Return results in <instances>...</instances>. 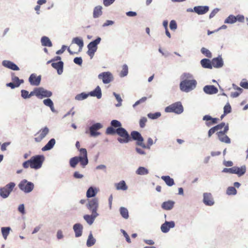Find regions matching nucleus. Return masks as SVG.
Instances as JSON below:
<instances>
[{
    "instance_id": "nucleus-1",
    "label": "nucleus",
    "mask_w": 248,
    "mask_h": 248,
    "mask_svg": "<svg viewBox=\"0 0 248 248\" xmlns=\"http://www.w3.org/2000/svg\"><path fill=\"white\" fill-rule=\"evenodd\" d=\"M110 124L111 126L106 129V134L114 135L117 134L119 136L117 140L121 143H125L131 141V137L127 131L121 127L122 124L119 121L113 120L111 121Z\"/></svg>"
},
{
    "instance_id": "nucleus-2",
    "label": "nucleus",
    "mask_w": 248,
    "mask_h": 248,
    "mask_svg": "<svg viewBox=\"0 0 248 248\" xmlns=\"http://www.w3.org/2000/svg\"><path fill=\"white\" fill-rule=\"evenodd\" d=\"M181 78L180 89L182 91L188 93L196 88L197 82L191 74L184 73L181 75Z\"/></svg>"
},
{
    "instance_id": "nucleus-3",
    "label": "nucleus",
    "mask_w": 248,
    "mask_h": 248,
    "mask_svg": "<svg viewBox=\"0 0 248 248\" xmlns=\"http://www.w3.org/2000/svg\"><path fill=\"white\" fill-rule=\"evenodd\" d=\"M44 159V155H36L32 156L30 159L25 161L22 166L25 169H27L30 167L31 169L37 170L42 167Z\"/></svg>"
},
{
    "instance_id": "nucleus-4",
    "label": "nucleus",
    "mask_w": 248,
    "mask_h": 248,
    "mask_svg": "<svg viewBox=\"0 0 248 248\" xmlns=\"http://www.w3.org/2000/svg\"><path fill=\"white\" fill-rule=\"evenodd\" d=\"M80 155L79 156H75L71 158L70 160V166L75 168L78 162L84 167L88 163V159L87 158V150L85 148H81L79 149Z\"/></svg>"
},
{
    "instance_id": "nucleus-5",
    "label": "nucleus",
    "mask_w": 248,
    "mask_h": 248,
    "mask_svg": "<svg viewBox=\"0 0 248 248\" xmlns=\"http://www.w3.org/2000/svg\"><path fill=\"white\" fill-rule=\"evenodd\" d=\"M165 111L180 114L183 111V107L181 102H177L166 107Z\"/></svg>"
},
{
    "instance_id": "nucleus-6",
    "label": "nucleus",
    "mask_w": 248,
    "mask_h": 248,
    "mask_svg": "<svg viewBox=\"0 0 248 248\" xmlns=\"http://www.w3.org/2000/svg\"><path fill=\"white\" fill-rule=\"evenodd\" d=\"M101 41V38L98 37L95 40L90 42L88 45L87 54L92 58L94 55L95 52L97 49V45L99 44Z\"/></svg>"
},
{
    "instance_id": "nucleus-7",
    "label": "nucleus",
    "mask_w": 248,
    "mask_h": 248,
    "mask_svg": "<svg viewBox=\"0 0 248 248\" xmlns=\"http://www.w3.org/2000/svg\"><path fill=\"white\" fill-rule=\"evenodd\" d=\"M15 186L16 184L14 183L11 182L6 185L4 187L0 188V196L3 198L8 197Z\"/></svg>"
},
{
    "instance_id": "nucleus-8",
    "label": "nucleus",
    "mask_w": 248,
    "mask_h": 248,
    "mask_svg": "<svg viewBox=\"0 0 248 248\" xmlns=\"http://www.w3.org/2000/svg\"><path fill=\"white\" fill-rule=\"evenodd\" d=\"M19 188L25 193L31 192L33 188L34 185L32 183L28 182L26 180H23L18 185Z\"/></svg>"
},
{
    "instance_id": "nucleus-9",
    "label": "nucleus",
    "mask_w": 248,
    "mask_h": 248,
    "mask_svg": "<svg viewBox=\"0 0 248 248\" xmlns=\"http://www.w3.org/2000/svg\"><path fill=\"white\" fill-rule=\"evenodd\" d=\"M228 130L229 125L228 124H227L223 131H219L217 132V134L220 141L225 143H230L231 142L230 139L226 134Z\"/></svg>"
},
{
    "instance_id": "nucleus-10",
    "label": "nucleus",
    "mask_w": 248,
    "mask_h": 248,
    "mask_svg": "<svg viewBox=\"0 0 248 248\" xmlns=\"http://www.w3.org/2000/svg\"><path fill=\"white\" fill-rule=\"evenodd\" d=\"M99 206L98 200L97 198H94L88 201L87 204V208L92 212V213L98 214L97 210Z\"/></svg>"
},
{
    "instance_id": "nucleus-11",
    "label": "nucleus",
    "mask_w": 248,
    "mask_h": 248,
    "mask_svg": "<svg viewBox=\"0 0 248 248\" xmlns=\"http://www.w3.org/2000/svg\"><path fill=\"white\" fill-rule=\"evenodd\" d=\"M73 43H75L78 45L79 46V49L77 51H73L71 50V48H70V47H68L67 48V50L71 55L78 54L81 51L84 45L82 39L79 37L74 38L72 40V44Z\"/></svg>"
},
{
    "instance_id": "nucleus-12",
    "label": "nucleus",
    "mask_w": 248,
    "mask_h": 248,
    "mask_svg": "<svg viewBox=\"0 0 248 248\" xmlns=\"http://www.w3.org/2000/svg\"><path fill=\"white\" fill-rule=\"evenodd\" d=\"M131 139L137 140V144L140 146L142 147H145V144L143 143V138L142 137L141 134L136 131H133L131 133Z\"/></svg>"
},
{
    "instance_id": "nucleus-13",
    "label": "nucleus",
    "mask_w": 248,
    "mask_h": 248,
    "mask_svg": "<svg viewBox=\"0 0 248 248\" xmlns=\"http://www.w3.org/2000/svg\"><path fill=\"white\" fill-rule=\"evenodd\" d=\"M103 125L100 123H96L92 125L89 129L91 137H95L100 135L97 131L102 128Z\"/></svg>"
},
{
    "instance_id": "nucleus-14",
    "label": "nucleus",
    "mask_w": 248,
    "mask_h": 248,
    "mask_svg": "<svg viewBox=\"0 0 248 248\" xmlns=\"http://www.w3.org/2000/svg\"><path fill=\"white\" fill-rule=\"evenodd\" d=\"M49 129L45 127L40 129L35 135L34 140L36 142H40L48 134Z\"/></svg>"
},
{
    "instance_id": "nucleus-15",
    "label": "nucleus",
    "mask_w": 248,
    "mask_h": 248,
    "mask_svg": "<svg viewBox=\"0 0 248 248\" xmlns=\"http://www.w3.org/2000/svg\"><path fill=\"white\" fill-rule=\"evenodd\" d=\"M98 78L102 80L105 84L110 82L113 78L112 74L109 72H103L98 75Z\"/></svg>"
},
{
    "instance_id": "nucleus-16",
    "label": "nucleus",
    "mask_w": 248,
    "mask_h": 248,
    "mask_svg": "<svg viewBox=\"0 0 248 248\" xmlns=\"http://www.w3.org/2000/svg\"><path fill=\"white\" fill-rule=\"evenodd\" d=\"M52 93L50 91L46 90L43 88H37L36 97L42 99L44 97H48L52 95Z\"/></svg>"
},
{
    "instance_id": "nucleus-17",
    "label": "nucleus",
    "mask_w": 248,
    "mask_h": 248,
    "mask_svg": "<svg viewBox=\"0 0 248 248\" xmlns=\"http://www.w3.org/2000/svg\"><path fill=\"white\" fill-rule=\"evenodd\" d=\"M202 119L205 121V124L208 127H210L212 125L217 124L219 120L218 118H212L209 115L204 116Z\"/></svg>"
},
{
    "instance_id": "nucleus-18",
    "label": "nucleus",
    "mask_w": 248,
    "mask_h": 248,
    "mask_svg": "<svg viewBox=\"0 0 248 248\" xmlns=\"http://www.w3.org/2000/svg\"><path fill=\"white\" fill-rule=\"evenodd\" d=\"M203 202L205 205L208 206H212L214 204V199L210 193L203 194Z\"/></svg>"
},
{
    "instance_id": "nucleus-19",
    "label": "nucleus",
    "mask_w": 248,
    "mask_h": 248,
    "mask_svg": "<svg viewBox=\"0 0 248 248\" xmlns=\"http://www.w3.org/2000/svg\"><path fill=\"white\" fill-rule=\"evenodd\" d=\"M29 81L31 85L38 86L40 83L41 76L37 77L35 74H32L29 78Z\"/></svg>"
},
{
    "instance_id": "nucleus-20",
    "label": "nucleus",
    "mask_w": 248,
    "mask_h": 248,
    "mask_svg": "<svg viewBox=\"0 0 248 248\" xmlns=\"http://www.w3.org/2000/svg\"><path fill=\"white\" fill-rule=\"evenodd\" d=\"M175 224L173 221H166L161 226V230L163 232L166 233L169 232L170 228L174 227Z\"/></svg>"
},
{
    "instance_id": "nucleus-21",
    "label": "nucleus",
    "mask_w": 248,
    "mask_h": 248,
    "mask_svg": "<svg viewBox=\"0 0 248 248\" xmlns=\"http://www.w3.org/2000/svg\"><path fill=\"white\" fill-rule=\"evenodd\" d=\"M223 65V62L222 58L218 56L212 60V66L215 68H220Z\"/></svg>"
},
{
    "instance_id": "nucleus-22",
    "label": "nucleus",
    "mask_w": 248,
    "mask_h": 248,
    "mask_svg": "<svg viewBox=\"0 0 248 248\" xmlns=\"http://www.w3.org/2000/svg\"><path fill=\"white\" fill-rule=\"evenodd\" d=\"M209 11L207 6H198L194 7V11L198 15H203Z\"/></svg>"
},
{
    "instance_id": "nucleus-23",
    "label": "nucleus",
    "mask_w": 248,
    "mask_h": 248,
    "mask_svg": "<svg viewBox=\"0 0 248 248\" xmlns=\"http://www.w3.org/2000/svg\"><path fill=\"white\" fill-rule=\"evenodd\" d=\"M204 92L209 94L217 93L218 92V89L214 85H206L203 88Z\"/></svg>"
},
{
    "instance_id": "nucleus-24",
    "label": "nucleus",
    "mask_w": 248,
    "mask_h": 248,
    "mask_svg": "<svg viewBox=\"0 0 248 248\" xmlns=\"http://www.w3.org/2000/svg\"><path fill=\"white\" fill-rule=\"evenodd\" d=\"M73 229L77 237L81 236L82 233L83 226L81 224L76 223L73 226Z\"/></svg>"
},
{
    "instance_id": "nucleus-25",
    "label": "nucleus",
    "mask_w": 248,
    "mask_h": 248,
    "mask_svg": "<svg viewBox=\"0 0 248 248\" xmlns=\"http://www.w3.org/2000/svg\"><path fill=\"white\" fill-rule=\"evenodd\" d=\"M98 216V214L92 213L91 215H85L83 216L84 219L89 224L92 225L95 218Z\"/></svg>"
},
{
    "instance_id": "nucleus-26",
    "label": "nucleus",
    "mask_w": 248,
    "mask_h": 248,
    "mask_svg": "<svg viewBox=\"0 0 248 248\" xmlns=\"http://www.w3.org/2000/svg\"><path fill=\"white\" fill-rule=\"evenodd\" d=\"M52 66L57 70L58 74H61L63 72V63L62 61L58 62H53L51 64Z\"/></svg>"
},
{
    "instance_id": "nucleus-27",
    "label": "nucleus",
    "mask_w": 248,
    "mask_h": 248,
    "mask_svg": "<svg viewBox=\"0 0 248 248\" xmlns=\"http://www.w3.org/2000/svg\"><path fill=\"white\" fill-rule=\"evenodd\" d=\"M233 174H236L239 176L243 175L246 171V167L245 166H243L241 167H233Z\"/></svg>"
},
{
    "instance_id": "nucleus-28",
    "label": "nucleus",
    "mask_w": 248,
    "mask_h": 248,
    "mask_svg": "<svg viewBox=\"0 0 248 248\" xmlns=\"http://www.w3.org/2000/svg\"><path fill=\"white\" fill-rule=\"evenodd\" d=\"M3 65L5 67L9 68L13 70H18V67L14 63L8 61H4L2 62Z\"/></svg>"
},
{
    "instance_id": "nucleus-29",
    "label": "nucleus",
    "mask_w": 248,
    "mask_h": 248,
    "mask_svg": "<svg viewBox=\"0 0 248 248\" xmlns=\"http://www.w3.org/2000/svg\"><path fill=\"white\" fill-rule=\"evenodd\" d=\"M92 96H96L98 99H100L102 97L101 90L99 86H97L96 88L93 91L91 92L89 94Z\"/></svg>"
},
{
    "instance_id": "nucleus-30",
    "label": "nucleus",
    "mask_w": 248,
    "mask_h": 248,
    "mask_svg": "<svg viewBox=\"0 0 248 248\" xmlns=\"http://www.w3.org/2000/svg\"><path fill=\"white\" fill-rule=\"evenodd\" d=\"M174 202L173 201H168L164 202L161 205L163 209L169 210L171 209L174 206Z\"/></svg>"
},
{
    "instance_id": "nucleus-31",
    "label": "nucleus",
    "mask_w": 248,
    "mask_h": 248,
    "mask_svg": "<svg viewBox=\"0 0 248 248\" xmlns=\"http://www.w3.org/2000/svg\"><path fill=\"white\" fill-rule=\"evenodd\" d=\"M201 64L202 67L204 68L212 69V61H210L209 59H203L201 60Z\"/></svg>"
},
{
    "instance_id": "nucleus-32",
    "label": "nucleus",
    "mask_w": 248,
    "mask_h": 248,
    "mask_svg": "<svg viewBox=\"0 0 248 248\" xmlns=\"http://www.w3.org/2000/svg\"><path fill=\"white\" fill-rule=\"evenodd\" d=\"M55 144V140L54 139H51L42 148L43 151H47L53 148Z\"/></svg>"
},
{
    "instance_id": "nucleus-33",
    "label": "nucleus",
    "mask_w": 248,
    "mask_h": 248,
    "mask_svg": "<svg viewBox=\"0 0 248 248\" xmlns=\"http://www.w3.org/2000/svg\"><path fill=\"white\" fill-rule=\"evenodd\" d=\"M161 179L165 181L168 186H171L174 184L173 179L169 176H162Z\"/></svg>"
},
{
    "instance_id": "nucleus-34",
    "label": "nucleus",
    "mask_w": 248,
    "mask_h": 248,
    "mask_svg": "<svg viewBox=\"0 0 248 248\" xmlns=\"http://www.w3.org/2000/svg\"><path fill=\"white\" fill-rule=\"evenodd\" d=\"M97 193V190L96 188H94L93 187H90L88 189L86 193V196L88 198H91L94 197Z\"/></svg>"
},
{
    "instance_id": "nucleus-35",
    "label": "nucleus",
    "mask_w": 248,
    "mask_h": 248,
    "mask_svg": "<svg viewBox=\"0 0 248 248\" xmlns=\"http://www.w3.org/2000/svg\"><path fill=\"white\" fill-rule=\"evenodd\" d=\"M102 7L101 6H96L93 10V16L94 18H97L102 14Z\"/></svg>"
},
{
    "instance_id": "nucleus-36",
    "label": "nucleus",
    "mask_w": 248,
    "mask_h": 248,
    "mask_svg": "<svg viewBox=\"0 0 248 248\" xmlns=\"http://www.w3.org/2000/svg\"><path fill=\"white\" fill-rule=\"evenodd\" d=\"M117 190H125L127 189V186L124 181H121L119 183L115 184Z\"/></svg>"
},
{
    "instance_id": "nucleus-37",
    "label": "nucleus",
    "mask_w": 248,
    "mask_h": 248,
    "mask_svg": "<svg viewBox=\"0 0 248 248\" xmlns=\"http://www.w3.org/2000/svg\"><path fill=\"white\" fill-rule=\"evenodd\" d=\"M41 43L42 45L44 46H52V44L51 43V42L50 41V39L46 36H43L41 38Z\"/></svg>"
},
{
    "instance_id": "nucleus-38",
    "label": "nucleus",
    "mask_w": 248,
    "mask_h": 248,
    "mask_svg": "<svg viewBox=\"0 0 248 248\" xmlns=\"http://www.w3.org/2000/svg\"><path fill=\"white\" fill-rule=\"evenodd\" d=\"M120 212L121 215L125 219H127L129 217L128 210L124 207H121L120 208Z\"/></svg>"
},
{
    "instance_id": "nucleus-39",
    "label": "nucleus",
    "mask_w": 248,
    "mask_h": 248,
    "mask_svg": "<svg viewBox=\"0 0 248 248\" xmlns=\"http://www.w3.org/2000/svg\"><path fill=\"white\" fill-rule=\"evenodd\" d=\"M223 109H224V114L223 115H222L221 116V119L223 118V117L225 115H226L231 112L232 108H231V106L229 103H227L225 105V106H224V107L223 108Z\"/></svg>"
},
{
    "instance_id": "nucleus-40",
    "label": "nucleus",
    "mask_w": 248,
    "mask_h": 248,
    "mask_svg": "<svg viewBox=\"0 0 248 248\" xmlns=\"http://www.w3.org/2000/svg\"><path fill=\"white\" fill-rule=\"evenodd\" d=\"M95 240L93 238L92 234L90 233L87 241V246L88 247H91L95 244Z\"/></svg>"
},
{
    "instance_id": "nucleus-41",
    "label": "nucleus",
    "mask_w": 248,
    "mask_h": 248,
    "mask_svg": "<svg viewBox=\"0 0 248 248\" xmlns=\"http://www.w3.org/2000/svg\"><path fill=\"white\" fill-rule=\"evenodd\" d=\"M11 230L10 227H2L1 228V232L4 239H6L8 235L9 234L10 230Z\"/></svg>"
},
{
    "instance_id": "nucleus-42",
    "label": "nucleus",
    "mask_w": 248,
    "mask_h": 248,
    "mask_svg": "<svg viewBox=\"0 0 248 248\" xmlns=\"http://www.w3.org/2000/svg\"><path fill=\"white\" fill-rule=\"evenodd\" d=\"M225 23L232 24L236 22L235 16L233 15H230L225 20Z\"/></svg>"
},
{
    "instance_id": "nucleus-43",
    "label": "nucleus",
    "mask_w": 248,
    "mask_h": 248,
    "mask_svg": "<svg viewBox=\"0 0 248 248\" xmlns=\"http://www.w3.org/2000/svg\"><path fill=\"white\" fill-rule=\"evenodd\" d=\"M136 173L140 175H145L148 173V170L144 167H140L137 170Z\"/></svg>"
},
{
    "instance_id": "nucleus-44",
    "label": "nucleus",
    "mask_w": 248,
    "mask_h": 248,
    "mask_svg": "<svg viewBox=\"0 0 248 248\" xmlns=\"http://www.w3.org/2000/svg\"><path fill=\"white\" fill-rule=\"evenodd\" d=\"M128 67L126 64L123 65L122 67V70L120 72V76L121 77H124L126 76L128 74Z\"/></svg>"
},
{
    "instance_id": "nucleus-45",
    "label": "nucleus",
    "mask_w": 248,
    "mask_h": 248,
    "mask_svg": "<svg viewBox=\"0 0 248 248\" xmlns=\"http://www.w3.org/2000/svg\"><path fill=\"white\" fill-rule=\"evenodd\" d=\"M202 53L204 54L206 57L211 58L212 57V53L207 48L205 47H202L201 49Z\"/></svg>"
},
{
    "instance_id": "nucleus-46",
    "label": "nucleus",
    "mask_w": 248,
    "mask_h": 248,
    "mask_svg": "<svg viewBox=\"0 0 248 248\" xmlns=\"http://www.w3.org/2000/svg\"><path fill=\"white\" fill-rule=\"evenodd\" d=\"M236 192L237 191L234 187L230 186L227 188L226 193L229 195H235Z\"/></svg>"
},
{
    "instance_id": "nucleus-47",
    "label": "nucleus",
    "mask_w": 248,
    "mask_h": 248,
    "mask_svg": "<svg viewBox=\"0 0 248 248\" xmlns=\"http://www.w3.org/2000/svg\"><path fill=\"white\" fill-rule=\"evenodd\" d=\"M148 117L152 119H156L161 116L160 112H157L154 113H150L147 115Z\"/></svg>"
},
{
    "instance_id": "nucleus-48",
    "label": "nucleus",
    "mask_w": 248,
    "mask_h": 248,
    "mask_svg": "<svg viewBox=\"0 0 248 248\" xmlns=\"http://www.w3.org/2000/svg\"><path fill=\"white\" fill-rule=\"evenodd\" d=\"M88 95L89 94H86L85 93H81L80 94H78L76 96L75 98L78 100H82L86 99L88 96Z\"/></svg>"
},
{
    "instance_id": "nucleus-49",
    "label": "nucleus",
    "mask_w": 248,
    "mask_h": 248,
    "mask_svg": "<svg viewBox=\"0 0 248 248\" xmlns=\"http://www.w3.org/2000/svg\"><path fill=\"white\" fill-rule=\"evenodd\" d=\"M12 80L13 82V83L16 84L17 83H19V85L23 83V79H19V78L17 77L16 76H13L12 78Z\"/></svg>"
},
{
    "instance_id": "nucleus-50",
    "label": "nucleus",
    "mask_w": 248,
    "mask_h": 248,
    "mask_svg": "<svg viewBox=\"0 0 248 248\" xmlns=\"http://www.w3.org/2000/svg\"><path fill=\"white\" fill-rule=\"evenodd\" d=\"M147 122V119L146 117H142L139 122L140 126L141 128H143L145 126V124Z\"/></svg>"
},
{
    "instance_id": "nucleus-51",
    "label": "nucleus",
    "mask_w": 248,
    "mask_h": 248,
    "mask_svg": "<svg viewBox=\"0 0 248 248\" xmlns=\"http://www.w3.org/2000/svg\"><path fill=\"white\" fill-rule=\"evenodd\" d=\"M113 95L115 96L116 100L118 101V103L116 105L117 107H120L122 105V99L120 96L115 93H113Z\"/></svg>"
},
{
    "instance_id": "nucleus-52",
    "label": "nucleus",
    "mask_w": 248,
    "mask_h": 248,
    "mask_svg": "<svg viewBox=\"0 0 248 248\" xmlns=\"http://www.w3.org/2000/svg\"><path fill=\"white\" fill-rule=\"evenodd\" d=\"M43 103L46 106H48L49 107H52L53 104L52 101L49 98L44 99L43 100Z\"/></svg>"
},
{
    "instance_id": "nucleus-53",
    "label": "nucleus",
    "mask_w": 248,
    "mask_h": 248,
    "mask_svg": "<svg viewBox=\"0 0 248 248\" xmlns=\"http://www.w3.org/2000/svg\"><path fill=\"white\" fill-rule=\"evenodd\" d=\"M226 125H225V124L224 123H221L217 125L216 126H215V127L216 128L217 131H222V129L223 128V129H224V127L226 126Z\"/></svg>"
},
{
    "instance_id": "nucleus-54",
    "label": "nucleus",
    "mask_w": 248,
    "mask_h": 248,
    "mask_svg": "<svg viewBox=\"0 0 248 248\" xmlns=\"http://www.w3.org/2000/svg\"><path fill=\"white\" fill-rule=\"evenodd\" d=\"M177 26L175 20H171L170 23V28L171 30H175L177 29Z\"/></svg>"
},
{
    "instance_id": "nucleus-55",
    "label": "nucleus",
    "mask_w": 248,
    "mask_h": 248,
    "mask_svg": "<svg viewBox=\"0 0 248 248\" xmlns=\"http://www.w3.org/2000/svg\"><path fill=\"white\" fill-rule=\"evenodd\" d=\"M240 85L245 88L248 89V82L246 79H243L240 83Z\"/></svg>"
},
{
    "instance_id": "nucleus-56",
    "label": "nucleus",
    "mask_w": 248,
    "mask_h": 248,
    "mask_svg": "<svg viewBox=\"0 0 248 248\" xmlns=\"http://www.w3.org/2000/svg\"><path fill=\"white\" fill-rule=\"evenodd\" d=\"M21 96L24 99L29 98L28 91L25 90H22L21 91Z\"/></svg>"
},
{
    "instance_id": "nucleus-57",
    "label": "nucleus",
    "mask_w": 248,
    "mask_h": 248,
    "mask_svg": "<svg viewBox=\"0 0 248 248\" xmlns=\"http://www.w3.org/2000/svg\"><path fill=\"white\" fill-rule=\"evenodd\" d=\"M153 144V140L151 138H149L147 140V145H145V147H142L144 149H150V146Z\"/></svg>"
},
{
    "instance_id": "nucleus-58",
    "label": "nucleus",
    "mask_w": 248,
    "mask_h": 248,
    "mask_svg": "<svg viewBox=\"0 0 248 248\" xmlns=\"http://www.w3.org/2000/svg\"><path fill=\"white\" fill-rule=\"evenodd\" d=\"M236 18V22L237 21L240 22H244L245 20L244 16L243 15H238L236 16H235Z\"/></svg>"
},
{
    "instance_id": "nucleus-59",
    "label": "nucleus",
    "mask_w": 248,
    "mask_h": 248,
    "mask_svg": "<svg viewBox=\"0 0 248 248\" xmlns=\"http://www.w3.org/2000/svg\"><path fill=\"white\" fill-rule=\"evenodd\" d=\"M74 62L79 65L82 63V60L81 57H76L74 59Z\"/></svg>"
},
{
    "instance_id": "nucleus-60",
    "label": "nucleus",
    "mask_w": 248,
    "mask_h": 248,
    "mask_svg": "<svg viewBox=\"0 0 248 248\" xmlns=\"http://www.w3.org/2000/svg\"><path fill=\"white\" fill-rule=\"evenodd\" d=\"M68 47H67V46L65 45H63L61 48V49H60V50H58L57 52H56V54H61L62 53H63L64 52V51L65 50V49L67 48V49Z\"/></svg>"
},
{
    "instance_id": "nucleus-61",
    "label": "nucleus",
    "mask_w": 248,
    "mask_h": 248,
    "mask_svg": "<svg viewBox=\"0 0 248 248\" xmlns=\"http://www.w3.org/2000/svg\"><path fill=\"white\" fill-rule=\"evenodd\" d=\"M6 86L11 87L12 89H14L16 87H18L19 86V83H17L16 84L13 82H10L7 83L6 84Z\"/></svg>"
},
{
    "instance_id": "nucleus-62",
    "label": "nucleus",
    "mask_w": 248,
    "mask_h": 248,
    "mask_svg": "<svg viewBox=\"0 0 248 248\" xmlns=\"http://www.w3.org/2000/svg\"><path fill=\"white\" fill-rule=\"evenodd\" d=\"M233 167L231 168H224L223 170V172H227L230 173H233Z\"/></svg>"
},
{
    "instance_id": "nucleus-63",
    "label": "nucleus",
    "mask_w": 248,
    "mask_h": 248,
    "mask_svg": "<svg viewBox=\"0 0 248 248\" xmlns=\"http://www.w3.org/2000/svg\"><path fill=\"white\" fill-rule=\"evenodd\" d=\"M217 132L216 128L214 127L210 128L208 131V137H210L214 133Z\"/></svg>"
},
{
    "instance_id": "nucleus-64",
    "label": "nucleus",
    "mask_w": 248,
    "mask_h": 248,
    "mask_svg": "<svg viewBox=\"0 0 248 248\" xmlns=\"http://www.w3.org/2000/svg\"><path fill=\"white\" fill-rule=\"evenodd\" d=\"M18 210L19 212L21 213L22 214H24L25 213L24 210V205L23 204L19 205L18 208Z\"/></svg>"
}]
</instances>
